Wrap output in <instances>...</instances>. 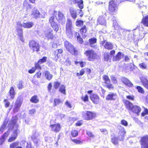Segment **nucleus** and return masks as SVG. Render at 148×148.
Wrapping results in <instances>:
<instances>
[{"label": "nucleus", "mask_w": 148, "mask_h": 148, "mask_svg": "<svg viewBox=\"0 0 148 148\" xmlns=\"http://www.w3.org/2000/svg\"><path fill=\"white\" fill-rule=\"evenodd\" d=\"M9 129L12 130L13 134L12 136L8 140L9 142H12L16 138L18 133L19 130L18 129V125L16 123V119H13L11 121L8 125Z\"/></svg>", "instance_id": "f257e3e1"}, {"label": "nucleus", "mask_w": 148, "mask_h": 148, "mask_svg": "<svg viewBox=\"0 0 148 148\" xmlns=\"http://www.w3.org/2000/svg\"><path fill=\"white\" fill-rule=\"evenodd\" d=\"M125 105L127 108L131 110L133 113L139 115L141 111V108L137 106H134L133 104L129 101L126 100L125 102Z\"/></svg>", "instance_id": "f03ea898"}, {"label": "nucleus", "mask_w": 148, "mask_h": 148, "mask_svg": "<svg viewBox=\"0 0 148 148\" xmlns=\"http://www.w3.org/2000/svg\"><path fill=\"white\" fill-rule=\"evenodd\" d=\"M126 133L124 128L123 127H121L119 132V136L117 138L115 137H113L112 138V143L116 145L118 143V140L120 141L123 140L124 137V135Z\"/></svg>", "instance_id": "7ed1b4c3"}, {"label": "nucleus", "mask_w": 148, "mask_h": 148, "mask_svg": "<svg viewBox=\"0 0 148 148\" xmlns=\"http://www.w3.org/2000/svg\"><path fill=\"white\" fill-rule=\"evenodd\" d=\"M64 44L67 50L71 54L75 55L78 54L77 51L75 49L72 45L69 42L66 41L64 42Z\"/></svg>", "instance_id": "20e7f679"}, {"label": "nucleus", "mask_w": 148, "mask_h": 148, "mask_svg": "<svg viewBox=\"0 0 148 148\" xmlns=\"http://www.w3.org/2000/svg\"><path fill=\"white\" fill-rule=\"evenodd\" d=\"M72 28L71 21L70 20H68L66 25V32L67 36L69 38H71L72 36Z\"/></svg>", "instance_id": "39448f33"}, {"label": "nucleus", "mask_w": 148, "mask_h": 148, "mask_svg": "<svg viewBox=\"0 0 148 148\" xmlns=\"http://www.w3.org/2000/svg\"><path fill=\"white\" fill-rule=\"evenodd\" d=\"M96 114L89 111H85L82 113V117L85 120H88L92 119L96 116Z\"/></svg>", "instance_id": "423d86ee"}, {"label": "nucleus", "mask_w": 148, "mask_h": 148, "mask_svg": "<svg viewBox=\"0 0 148 148\" xmlns=\"http://www.w3.org/2000/svg\"><path fill=\"white\" fill-rule=\"evenodd\" d=\"M84 53L87 56L88 60L90 61H93L97 57L96 53L92 50L86 51Z\"/></svg>", "instance_id": "0eeeda50"}, {"label": "nucleus", "mask_w": 148, "mask_h": 148, "mask_svg": "<svg viewBox=\"0 0 148 148\" xmlns=\"http://www.w3.org/2000/svg\"><path fill=\"white\" fill-rule=\"evenodd\" d=\"M23 101L20 96L18 97L16 100L13 108V110L14 112H16L19 110L21 104Z\"/></svg>", "instance_id": "6e6552de"}, {"label": "nucleus", "mask_w": 148, "mask_h": 148, "mask_svg": "<svg viewBox=\"0 0 148 148\" xmlns=\"http://www.w3.org/2000/svg\"><path fill=\"white\" fill-rule=\"evenodd\" d=\"M29 46L30 48L34 51H39V44L34 40H32L29 42Z\"/></svg>", "instance_id": "1a4fd4ad"}, {"label": "nucleus", "mask_w": 148, "mask_h": 148, "mask_svg": "<svg viewBox=\"0 0 148 148\" xmlns=\"http://www.w3.org/2000/svg\"><path fill=\"white\" fill-rule=\"evenodd\" d=\"M49 22L53 29L57 32L59 30V28L58 25L56 23V20L53 16L51 17L49 20Z\"/></svg>", "instance_id": "9d476101"}, {"label": "nucleus", "mask_w": 148, "mask_h": 148, "mask_svg": "<svg viewBox=\"0 0 148 148\" xmlns=\"http://www.w3.org/2000/svg\"><path fill=\"white\" fill-rule=\"evenodd\" d=\"M141 148H148V136L143 137L140 141Z\"/></svg>", "instance_id": "9b49d317"}, {"label": "nucleus", "mask_w": 148, "mask_h": 148, "mask_svg": "<svg viewBox=\"0 0 148 148\" xmlns=\"http://www.w3.org/2000/svg\"><path fill=\"white\" fill-rule=\"evenodd\" d=\"M17 25L24 28H29L33 26L34 24L32 22H27L22 23L20 22H17Z\"/></svg>", "instance_id": "f8f14e48"}, {"label": "nucleus", "mask_w": 148, "mask_h": 148, "mask_svg": "<svg viewBox=\"0 0 148 148\" xmlns=\"http://www.w3.org/2000/svg\"><path fill=\"white\" fill-rule=\"evenodd\" d=\"M56 18L60 23L62 24L64 23L65 22V18L63 14L60 11L58 12Z\"/></svg>", "instance_id": "ddd939ff"}, {"label": "nucleus", "mask_w": 148, "mask_h": 148, "mask_svg": "<svg viewBox=\"0 0 148 148\" xmlns=\"http://www.w3.org/2000/svg\"><path fill=\"white\" fill-rule=\"evenodd\" d=\"M53 30L49 28L46 30L44 32V35L45 37L48 39H51L53 38V34L52 33Z\"/></svg>", "instance_id": "4468645a"}, {"label": "nucleus", "mask_w": 148, "mask_h": 148, "mask_svg": "<svg viewBox=\"0 0 148 148\" xmlns=\"http://www.w3.org/2000/svg\"><path fill=\"white\" fill-rule=\"evenodd\" d=\"M90 98L93 102L95 104H98L99 102V97L97 94H93L91 95Z\"/></svg>", "instance_id": "2eb2a0df"}, {"label": "nucleus", "mask_w": 148, "mask_h": 148, "mask_svg": "<svg viewBox=\"0 0 148 148\" xmlns=\"http://www.w3.org/2000/svg\"><path fill=\"white\" fill-rule=\"evenodd\" d=\"M101 44L106 49H111L113 48V45L111 43L106 41L105 40L101 42Z\"/></svg>", "instance_id": "dca6fc26"}, {"label": "nucleus", "mask_w": 148, "mask_h": 148, "mask_svg": "<svg viewBox=\"0 0 148 148\" xmlns=\"http://www.w3.org/2000/svg\"><path fill=\"white\" fill-rule=\"evenodd\" d=\"M117 8V6L113 1H111L109 2L108 9L111 12H114Z\"/></svg>", "instance_id": "f3484780"}, {"label": "nucleus", "mask_w": 148, "mask_h": 148, "mask_svg": "<svg viewBox=\"0 0 148 148\" xmlns=\"http://www.w3.org/2000/svg\"><path fill=\"white\" fill-rule=\"evenodd\" d=\"M40 13L36 8H34L32 10L31 16L35 18H38L40 17Z\"/></svg>", "instance_id": "a211bd4d"}, {"label": "nucleus", "mask_w": 148, "mask_h": 148, "mask_svg": "<svg viewBox=\"0 0 148 148\" xmlns=\"http://www.w3.org/2000/svg\"><path fill=\"white\" fill-rule=\"evenodd\" d=\"M117 97L116 93L110 92L106 97V99L108 100H114L117 99Z\"/></svg>", "instance_id": "6ab92c4d"}, {"label": "nucleus", "mask_w": 148, "mask_h": 148, "mask_svg": "<svg viewBox=\"0 0 148 148\" xmlns=\"http://www.w3.org/2000/svg\"><path fill=\"white\" fill-rule=\"evenodd\" d=\"M97 23L101 25H105L106 22L105 17L103 16H99L98 18Z\"/></svg>", "instance_id": "aec40b11"}, {"label": "nucleus", "mask_w": 148, "mask_h": 148, "mask_svg": "<svg viewBox=\"0 0 148 148\" xmlns=\"http://www.w3.org/2000/svg\"><path fill=\"white\" fill-rule=\"evenodd\" d=\"M8 94L10 97V99H14L16 93L14 88L13 86L10 87Z\"/></svg>", "instance_id": "412c9836"}, {"label": "nucleus", "mask_w": 148, "mask_h": 148, "mask_svg": "<svg viewBox=\"0 0 148 148\" xmlns=\"http://www.w3.org/2000/svg\"><path fill=\"white\" fill-rule=\"evenodd\" d=\"M50 127H51L52 130L56 132L59 131L60 129V126L59 124L51 125Z\"/></svg>", "instance_id": "4be33fe9"}, {"label": "nucleus", "mask_w": 148, "mask_h": 148, "mask_svg": "<svg viewBox=\"0 0 148 148\" xmlns=\"http://www.w3.org/2000/svg\"><path fill=\"white\" fill-rule=\"evenodd\" d=\"M141 82L144 86L148 89V80L147 77H143L141 79Z\"/></svg>", "instance_id": "5701e85b"}, {"label": "nucleus", "mask_w": 148, "mask_h": 148, "mask_svg": "<svg viewBox=\"0 0 148 148\" xmlns=\"http://www.w3.org/2000/svg\"><path fill=\"white\" fill-rule=\"evenodd\" d=\"M70 12L71 17L75 20L77 16V12L72 7L70 8Z\"/></svg>", "instance_id": "b1692460"}, {"label": "nucleus", "mask_w": 148, "mask_h": 148, "mask_svg": "<svg viewBox=\"0 0 148 148\" xmlns=\"http://www.w3.org/2000/svg\"><path fill=\"white\" fill-rule=\"evenodd\" d=\"M122 57L121 53L119 52L116 56H113L112 60L114 61H119Z\"/></svg>", "instance_id": "393cba45"}, {"label": "nucleus", "mask_w": 148, "mask_h": 148, "mask_svg": "<svg viewBox=\"0 0 148 148\" xmlns=\"http://www.w3.org/2000/svg\"><path fill=\"white\" fill-rule=\"evenodd\" d=\"M122 81L124 84L129 87H132L133 86V84L126 78H123V79Z\"/></svg>", "instance_id": "a878e982"}, {"label": "nucleus", "mask_w": 148, "mask_h": 148, "mask_svg": "<svg viewBox=\"0 0 148 148\" xmlns=\"http://www.w3.org/2000/svg\"><path fill=\"white\" fill-rule=\"evenodd\" d=\"M16 29L17 32V35L18 36H21L23 35V31L21 29V27L20 25H18L16 23Z\"/></svg>", "instance_id": "bb28decb"}, {"label": "nucleus", "mask_w": 148, "mask_h": 148, "mask_svg": "<svg viewBox=\"0 0 148 148\" xmlns=\"http://www.w3.org/2000/svg\"><path fill=\"white\" fill-rule=\"evenodd\" d=\"M139 67L142 69H148V65L146 62H142L139 64Z\"/></svg>", "instance_id": "cd10ccee"}, {"label": "nucleus", "mask_w": 148, "mask_h": 148, "mask_svg": "<svg viewBox=\"0 0 148 148\" xmlns=\"http://www.w3.org/2000/svg\"><path fill=\"white\" fill-rule=\"evenodd\" d=\"M89 41L90 46L94 47L95 44L96 42L97 39L94 38H92L89 40Z\"/></svg>", "instance_id": "c85d7f7f"}, {"label": "nucleus", "mask_w": 148, "mask_h": 148, "mask_svg": "<svg viewBox=\"0 0 148 148\" xmlns=\"http://www.w3.org/2000/svg\"><path fill=\"white\" fill-rule=\"evenodd\" d=\"M142 23L144 25L148 27V16L143 17L142 19Z\"/></svg>", "instance_id": "c756f323"}, {"label": "nucleus", "mask_w": 148, "mask_h": 148, "mask_svg": "<svg viewBox=\"0 0 148 148\" xmlns=\"http://www.w3.org/2000/svg\"><path fill=\"white\" fill-rule=\"evenodd\" d=\"M45 77L48 80H50L53 77V75L49 71H45L44 73Z\"/></svg>", "instance_id": "7c9ffc66"}, {"label": "nucleus", "mask_w": 148, "mask_h": 148, "mask_svg": "<svg viewBox=\"0 0 148 148\" xmlns=\"http://www.w3.org/2000/svg\"><path fill=\"white\" fill-rule=\"evenodd\" d=\"M23 5L24 8L27 9L31 8V5L29 4L28 1L26 0H25L23 2Z\"/></svg>", "instance_id": "2f4dec72"}, {"label": "nucleus", "mask_w": 148, "mask_h": 148, "mask_svg": "<svg viewBox=\"0 0 148 148\" xmlns=\"http://www.w3.org/2000/svg\"><path fill=\"white\" fill-rule=\"evenodd\" d=\"M39 136V134L38 132H35L33 133L31 138L35 142V140L38 138Z\"/></svg>", "instance_id": "473e14b6"}, {"label": "nucleus", "mask_w": 148, "mask_h": 148, "mask_svg": "<svg viewBox=\"0 0 148 148\" xmlns=\"http://www.w3.org/2000/svg\"><path fill=\"white\" fill-rule=\"evenodd\" d=\"M87 30L86 27L85 25H84L83 27L80 30V32L82 35L85 36L86 35V33Z\"/></svg>", "instance_id": "72a5a7b5"}, {"label": "nucleus", "mask_w": 148, "mask_h": 148, "mask_svg": "<svg viewBox=\"0 0 148 148\" xmlns=\"http://www.w3.org/2000/svg\"><path fill=\"white\" fill-rule=\"evenodd\" d=\"M103 78L104 81V82L106 84H108L110 82V80L108 75H105L103 77Z\"/></svg>", "instance_id": "f704fd0d"}, {"label": "nucleus", "mask_w": 148, "mask_h": 148, "mask_svg": "<svg viewBox=\"0 0 148 148\" xmlns=\"http://www.w3.org/2000/svg\"><path fill=\"white\" fill-rule=\"evenodd\" d=\"M30 101L32 103H36L38 102L39 100L36 96H34L32 97Z\"/></svg>", "instance_id": "c9c22d12"}, {"label": "nucleus", "mask_w": 148, "mask_h": 148, "mask_svg": "<svg viewBox=\"0 0 148 148\" xmlns=\"http://www.w3.org/2000/svg\"><path fill=\"white\" fill-rule=\"evenodd\" d=\"M77 3L78 6L79 8L81 9H83L84 8L83 2L82 0H80L79 2H78Z\"/></svg>", "instance_id": "e433bc0d"}, {"label": "nucleus", "mask_w": 148, "mask_h": 148, "mask_svg": "<svg viewBox=\"0 0 148 148\" xmlns=\"http://www.w3.org/2000/svg\"><path fill=\"white\" fill-rule=\"evenodd\" d=\"M54 106H56L61 103L62 101L59 99H55L54 100Z\"/></svg>", "instance_id": "4c0bfd02"}, {"label": "nucleus", "mask_w": 148, "mask_h": 148, "mask_svg": "<svg viewBox=\"0 0 148 148\" xmlns=\"http://www.w3.org/2000/svg\"><path fill=\"white\" fill-rule=\"evenodd\" d=\"M47 59V58L46 57H43L42 59H40L38 61L39 64H41L45 62Z\"/></svg>", "instance_id": "58836bf2"}, {"label": "nucleus", "mask_w": 148, "mask_h": 148, "mask_svg": "<svg viewBox=\"0 0 148 148\" xmlns=\"http://www.w3.org/2000/svg\"><path fill=\"white\" fill-rule=\"evenodd\" d=\"M18 145V142H14L10 145V148H16Z\"/></svg>", "instance_id": "ea45409f"}, {"label": "nucleus", "mask_w": 148, "mask_h": 148, "mask_svg": "<svg viewBox=\"0 0 148 148\" xmlns=\"http://www.w3.org/2000/svg\"><path fill=\"white\" fill-rule=\"evenodd\" d=\"M65 88L64 85H61L60 88V91L64 95L66 94Z\"/></svg>", "instance_id": "a19ab883"}, {"label": "nucleus", "mask_w": 148, "mask_h": 148, "mask_svg": "<svg viewBox=\"0 0 148 148\" xmlns=\"http://www.w3.org/2000/svg\"><path fill=\"white\" fill-rule=\"evenodd\" d=\"M110 77L113 83L115 84L117 83V81L116 78L114 75H112Z\"/></svg>", "instance_id": "79ce46f5"}, {"label": "nucleus", "mask_w": 148, "mask_h": 148, "mask_svg": "<svg viewBox=\"0 0 148 148\" xmlns=\"http://www.w3.org/2000/svg\"><path fill=\"white\" fill-rule=\"evenodd\" d=\"M5 106V108H8L10 105V102L7 100L5 99L4 100Z\"/></svg>", "instance_id": "37998d69"}, {"label": "nucleus", "mask_w": 148, "mask_h": 148, "mask_svg": "<svg viewBox=\"0 0 148 148\" xmlns=\"http://www.w3.org/2000/svg\"><path fill=\"white\" fill-rule=\"evenodd\" d=\"M136 89L138 90V92L140 93H144V90L140 86H137L136 87Z\"/></svg>", "instance_id": "c03bdc74"}, {"label": "nucleus", "mask_w": 148, "mask_h": 148, "mask_svg": "<svg viewBox=\"0 0 148 148\" xmlns=\"http://www.w3.org/2000/svg\"><path fill=\"white\" fill-rule=\"evenodd\" d=\"M65 64L67 66H69L71 64V62L69 58H67L65 62Z\"/></svg>", "instance_id": "a18cd8bd"}, {"label": "nucleus", "mask_w": 148, "mask_h": 148, "mask_svg": "<svg viewBox=\"0 0 148 148\" xmlns=\"http://www.w3.org/2000/svg\"><path fill=\"white\" fill-rule=\"evenodd\" d=\"M83 23V22L80 20H77L76 25L77 26H80L82 25Z\"/></svg>", "instance_id": "49530a36"}, {"label": "nucleus", "mask_w": 148, "mask_h": 148, "mask_svg": "<svg viewBox=\"0 0 148 148\" xmlns=\"http://www.w3.org/2000/svg\"><path fill=\"white\" fill-rule=\"evenodd\" d=\"M109 54L108 53H106L104 56V60L105 61H107L109 60Z\"/></svg>", "instance_id": "de8ad7c7"}, {"label": "nucleus", "mask_w": 148, "mask_h": 148, "mask_svg": "<svg viewBox=\"0 0 148 148\" xmlns=\"http://www.w3.org/2000/svg\"><path fill=\"white\" fill-rule=\"evenodd\" d=\"M78 132L76 130H74L71 132V135L73 137H75L78 135Z\"/></svg>", "instance_id": "09e8293b"}, {"label": "nucleus", "mask_w": 148, "mask_h": 148, "mask_svg": "<svg viewBox=\"0 0 148 148\" xmlns=\"http://www.w3.org/2000/svg\"><path fill=\"white\" fill-rule=\"evenodd\" d=\"M83 101L84 102L87 101L88 100V95H86L85 96H82V97Z\"/></svg>", "instance_id": "8fccbe9b"}, {"label": "nucleus", "mask_w": 148, "mask_h": 148, "mask_svg": "<svg viewBox=\"0 0 148 148\" xmlns=\"http://www.w3.org/2000/svg\"><path fill=\"white\" fill-rule=\"evenodd\" d=\"M18 86L19 89L22 88L23 87V82L22 81L20 82L18 84Z\"/></svg>", "instance_id": "3c124183"}, {"label": "nucleus", "mask_w": 148, "mask_h": 148, "mask_svg": "<svg viewBox=\"0 0 148 148\" xmlns=\"http://www.w3.org/2000/svg\"><path fill=\"white\" fill-rule=\"evenodd\" d=\"M121 123L125 126H127L128 125V123L127 122L124 120H123L121 121Z\"/></svg>", "instance_id": "603ef678"}, {"label": "nucleus", "mask_w": 148, "mask_h": 148, "mask_svg": "<svg viewBox=\"0 0 148 148\" xmlns=\"http://www.w3.org/2000/svg\"><path fill=\"white\" fill-rule=\"evenodd\" d=\"M146 114H148V110L147 109L145 108L144 111L141 113V115L142 116H144Z\"/></svg>", "instance_id": "864d4df0"}, {"label": "nucleus", "mask_w": 148, "mask_h": 148, "mask_svg": "<svg viewBox=\"0 0 148 148\" xmlns=\"http://www.w3.org/2000/svg\"><path fill=\"white\" fill-rule=\"evenodd\" d=\"M127 99L133 101L134 99V96L133 95H129L126 96Z\"/></svg>", "instance_id": "5fc2aeb1"}, {"label": "nucleus", "mask_w": 148, "mask_h": 148, "mask_svg": "<svg viewBox=\"0 0 148 148\" xmlns=\"http://www.w3.org/2000/svg\"><path fill=\"white\" fill-rule=\"evenodd\" d=\"M60 83L58 82H55L54 83V87L56 89L59 86Z\"/></svg>", "instance_id": "6e6d98bb"}, {"label": "nucleus", "mask_w": 148, "mask_h": 148, "mask_svg": "<svg viewBox=\"0 0 148 148\" xmlns=\"http://www.w3.org/2000/svg\"><path fill=\"white\" fill-rule=\"evenodd\" d=\"M36 70V68H34V67H33L28 72L30 73H34L35 71Z\"/></svg>", "instance_id": "4d7b16f0"}, {"label": "nucleus", "mask_w": 148, "mask_h": 148, "mask_svg": "<svg viewBox=\"0 0 148 148\" xmlns=\"http://www.w3.org/2000/svg\"><path fill=\"white\" fill-rule=\"evenodd\" d=\"M65 105L69 108H71V107L70 103L68 101H66L65 103Z\"/></svg>", "instance_id": "13d9d810"}, {"label": "nucleus", "mask_w": 148, "mask_h": 148, "mask_svg": "<svg viewBox=\"0 0 148 148\" xmlns=\"http://www.w3.org/2000/svg\"><path fill=\"white\" fill-rule=\"evenodd\" d=\"M9 132H6L2 136V137L5 139V138L7 137L9 134Z\"/></svg>", "instance_id": "bf43d9fd"}, {"label": "nucleus", "mask_w": 148, "mask_h": 148, "mask_svg": "<svg viewBox=\"0 0 148 148\" xmlns=\"http://www.w3.org/2000/svg\"><path fill=\"white\" fill-rule=\"evenodd\" d=\"M36 111L34 109H33L29 111V114L32 115L34 114L35 112Z\"/></svg>", "instance_id": "052dcab7"}, {"label": "nucleus", "mask_w": 148, "mask_h": 148, "mask_svg": "<svg viewBox=\"0 0 148 148\" xmlns=\"http://www.w3.org/2000/svg\"><path fill=\"white\" fill-rule=\"evenodd\" d=\"M87 133L88 136L90 137H94V135L90 132H87Z\"/></svg>", "instance_id": "680f3d73"}, {"label": "nucleus", "mask_w": 148, "mask_h": 148, "mask_svg": "<svg viewBox=\"0 0 148 148\" xmlns=\"http://www.w3.org/2000/svg\"><path fill=\"white\" fill-rule=\"evenodd\" d=\"M106 86L110 90L113 89V87L112 84H108L106 85Z\"/></svg>", "instance_id": "e2e57ef3"}, {"label": "nucleus", "mask_w": 148, "mask_h": 148, "mask_svg": "<svg viewBox=\"0 0 148 148\" xmlns=\"http://www.w3.org/2000/svg\"><path fill=\"white\" fill-rule=\"evenodd\" d=\"M40 64H39L38 63L37 64H35V66L34 68H36V69H41V66L39 65Z\"/></svg>", "instance_id": "0e129e2a"}, {"label": "nucleus", "mask_w": 148, "mask_h": 148, "mask_svg": "<svg viewBox=\"0 0 148 148\" xmlns=\"http://www.w3.org/2000/svg\"><path fill=\"white\" fill-rule=\"evenodd\" d=\"M72 140L73 141L77 144H79L81 143V142L80 141L77 139H73Z\"/></svg>", "instance_id": "69168bd1"}, {"label": "nucleus", "mask_w": 148, "mask_h": 148, "mask_svg": "<svg viewBox=\"0 0 148 148\" xmlns=\"http://www.w3.org/2000/svg\"><path fill=\"white\" fill-rule=\"evenodd\" d=\"M52 84L51 83H50L48 85V90L49 92H50L51 89L52 87Z\"/></svg>", "instance_id": "338daca9"}, {"label": "nucleus", "mask_w": 148, "mask_h": 148, "mask_svg": "<svg viewBox=\"0 0 148 148\" xmlns=\"http://www.w3.org/2000/svg\"><path fill=\"white\" fill-rule=\"evenodd\" d=\"M5 139L2 137L0 138V145H1L4 142Z\"/></svg>", "instance_id": "774afa93"}]
</instances>
